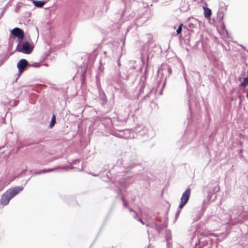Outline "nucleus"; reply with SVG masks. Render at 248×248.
Here are the masks:
<instances>
[{
    "instance_id": "obj_1",
    "label": "nucleus",
    "mask_w": 248,
    "mask_h": 248,
    "mask_svg": "<svg viewBox=\"0 0 248 248\" xmlns=\"http://www.w3.org/2000/svg\"><path fill=\"white\" fill-rule=\"evenodd\" d=\"M191 193V190L189 188L187 189L183 194L181 198V203L179 208L181 209L185 205L187 202Z\"/></svg>"
},
{
    "instance_id": "obj_2",
    "label": "nucleus",
    "mask_w": 248,
    "mask_h": 248,
    "mask_svg": "<svg viewBox=\"0 0 248 248\" xmlns=\"http://www.w3.org/2000/svg\"><path fill=\"white\" fill-rule=\"evenodd\" d=\"M18 51L25 54H30L32 51V48L31 47L30 44L26 42L23 44L22 48L19 49Z\"/></svg>"
},
{
    "instance_id": "obj_3",
    "label": "nucleus",
    "mask_w": 248,
    "mask_h": 248,
    "mask_svg": "<svg viewBox=\"0 0 248 248\" xmlns=\"http://www.w3.org/2000/svg\"><path fill=\"white\" fill-rule=\"evenodd\" d=\"M28 65V62L25 59H21L18 62L17 67L20 74L23 72Z\"/></svg>"
},
{
    "instance_id": "obj_4",
    "label": "nucleus",
    "mask_w": 248,
    "mask_h": 248,
    "mask_svg": "<svg viewBox=\"0 0 248 248\" xmlns=\"http://www.w3.org/2000/svg\"><path fill=\"white\" fill-rule=\"evenodd\" d=\"M12 33L15 37L22 40L24 37V31L19 28H15L12 30Z\"/></svg>"
},
{
    "instance_id": "obj_5",
    "label": "nucleus",
    "mask_w": 248,
    "mask_h": 248,
    "mask_svg": "<svg viewBox=\"0 0 248 248\" xmlns=\"http://www.w3.org/2000/svg\"><path fill=\"white\" fill-rule=\"evenodd\" d=\"M23 189V187L22 186H18L14 187L13 188H11L7 192L9 193V194L10 195L12 198H13L16 195H17L20 191H21Z\"/></svg>"
},
{
    "instance_id": "obj_6",
    "label": "nucleus",
    "mask_w": 248,
    "mask_h": 248,
    "mask_svg": "<svg viewBox=\"0 0 248 248\" xmlns=\"http://www.w3.org/2000/svg\"><path fill=\"white\" fill-rule=\"evenodd\" d=\"M11 199L12 197L10 196L9 193L6 192L2 195L0 199V203L1 204L6 205L8 204Z\"/></svg>"
},
{
    "instance_id": "obj_7",
    "label": "nucleus",
    "mask_w": 248,
    "mask_h": 248,
    "mask_svg": "<svg viewBox=\"0 0 248 248\" xmlns=\"http://www.w3.org/2000/svg\"><path fill=\"white\" fill-rule=\"evenodd\" d=\"M204 16L206 18H209L212 15V11L210 9L207 7H203Z\"/></svg>"
},
{
    "instance_id": "obj_8",
    "label": "nucleus",
    "mask_w": 248,
    "mask_h": 248,
    "mask_svg": "<svg viewBox=\"0 0 248 248\" xmlns=\"http://www.w3.org/2000/svg\"><path fill=\"white\" fill-rule=\"evenodd\" d=\"M32 2L34 5L37 7H42L46 3V2L43 1H37L34 0H32Z\"/></svg>"
},
{
    "instance_id": "obj_9",
    "label": "nucleus",
    "mask_w": 248,
    "mask_h": 248,
    "mask_svg": "<svg viewBox=\"0 0 248 248\" xmlns=\"http://www.w3.org/2000/svg\"><path fill=\"white\" fill-rule=\"evenodd\" d=\"M248 85V77L243 78V81L241 82L240 85L242 87H245Z\"/></svg>"
},
{
    "instance_id": "obj_10",
    "label": "nucleus",
    "mask_w": 248,
    "mask_h": 248,
    "mask_svg": "<svg viewBox=\"0 0 248 248\" xmlns=\"http://www.w3.org/2000/svg\"><path fill=\"white\" fill-rule=\"evenodd\" d=\"M55 123H56V117H55V115L54 114H53L52 118L51 119L50 124H49V127L50 128H52L54 125Z\"/></svg>"
},
{
    "instance_id": "obj_11",
    "label": "nucleus",
    "mask_w": 248,
    "mask_h": 248,
    "mask_svg": "<svg viewBox=\"0 0 248 248\" xmlns=\"http://www.w3.org/2000/svg\"><path fill=\"white\" fill-rule=\"evenodd\" d=\"M183 24H181L180 26H179L178 29L176 31V32L177 34H180L182 31V29Z\"/></svg>"
},
{
    "instance_id": "obj_12",
    "label": "nucleus",
    "mask_w": 248,
    "mask_h": 248,
    "mask_svg": "<svg viewBox=\"0 0 248 248\" xmlns=\"http://www.w3.org/2000/svg\"><path fill=\"white\" fill-rule=\"evenodd\" d=\"M53 170H54L53 169H48L47 170H42L41 171L38 172V174H40V173H46V172L51 171H52Z\"/></svg>"
},
{
    "instance_id": "obj_13",
    "label": "nucleus",
    "mask_w": 248,
    "mask_h": 248,
    "mask_svg": "<svg viewBox=\"0 0 248 248\" xmlns=\"http://www.w3.org/2000/svg\"><path fill=\"white\" fill-rule=\"evenodd\" d=\"M33 66H35V67H38L39 66V65H38L37 63H35Z\"/></svg>"
},
{
    "instance_id": "obj_14",
    "label": "nucleus",
    "mask_w": 248,
    "mask_h": 248,
    "mask_svg": "<svg viewBox=\"0 0 248 248\" xmlns=\"http://www.w3.org/2000/svg\"><path fill=\"white\" fill-rule=\"evenodd\" d=\"M192 26H193V24H189V28H191Z\"/></svg>"
},
{
    "instance_id": "obj_15",
    "label": "nucleus",
    "mask_w": 248,
    "mask_h": 248,
    "mask_svg": "<svg viewBox=\"0 0 248 248\" xmlns=\"http://www.w3.org/2000/svg\"><path fill=\"white\" fill-rule=\"evenodd\" d=\"M139 221L140 222H141L142 224H143V222L142 220H141V219H140Z\"/></svg>"
}]
</instances>
